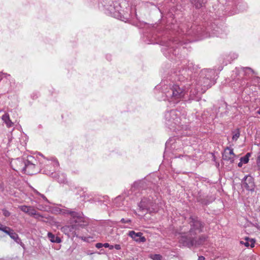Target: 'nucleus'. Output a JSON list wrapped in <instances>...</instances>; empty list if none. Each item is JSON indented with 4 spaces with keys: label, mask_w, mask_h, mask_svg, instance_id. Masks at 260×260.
Wrapping results in <instances>:
<instances>
[{
    "label": "nucleus",
    "mask_w": 260,
    "mask_h": 260,
    "mask_svg": "<svg viewBox=\"0 0 260 260\" xmlns=\"http://www.w3.org/2000/svg\"><path fill=\"white\" fill-rule=\"evenodd\" d=\"M27 214L30 216H34L35 218L36 219H39L40 217H43L39 213L37 212L36 210L32 206H29Z\"/></svg>",
    "instance_id": "obj_18"
},
{
    "label": "nucleus",
    "mask_w": 260,
    "mask_h": 260,
    "mask_svg": "<svg viewBox=\"0 0 260 260\" xmlns=\"http://www.w3.org/2000/svg\"><path fill=\"white\" fill-rule=\"evenodd\" d=\"M139 207L141 210L149 213L157 211V205L153 197L143 198L139 204Z\"/></svg>",
    "instance_id": "obj_9"
},
{
    "label": "nucleus",
    "mask_w": 260,
    "mask_h": 260,
    "mask_svg": "<svg viewBox=\"0 0 260 260\" xmlns=\"http://www.w3.org/2000/svg\"><path fill=\"white\" fill-rule=\"evenodd\" d=\"M3 75H5V77L7 78H8V77H11L10 75H9V74H3V73H0V81L2 79V76Z\"/></svg>",
    "instance_id": "obj_33"
},
{
    "label": "nucleus",
    "mask_w": 260,
    "mask_h": 260,
    "mask_svg": "<svg viewBox=\"0 0 260 260\" xmlns=\"http://www.w3.org/2000/svg\"><path fill=\"white\" fill-rule=\"evenodd\" d=\"M132 220L130 219H125V218H122L120 220V222H121L123 223H130L131 222Z\"/></svg>",
    "instance_id": "obj_31"
},
{
    "label": "nucleus",
    "mask_w": 260,
    "mask_h": 260,
    "mask_svg": "<svg viewBox=\"0 0 260 260\" xmlns=\"http://www.w3.org/2000/svg\"><path fill=\"white\" fill-rule=\"evenodd\" d=\"M108 10L109 11L110 14L113 17H115L121 21L126 22L130 19V15L129 13V9H126L127 12L121 10V6L118 3H113V5H110Z\"/></svg>",
    "instance_id": "obj_6"
},
{
    "label": "nucleus",
    "mask_w": 260,
    "mask_h": 260,
    "mask_svg": "<svg viewBox=\"0 0 260 260\" xmlns=\"http://www.w3.org/2000/svg\"><path fill=\"white\" fill-rule=\"evenodd\" d=\"M253 82L254 83H257L258 85L260 86V78L258 77H255L254 78Z\"/></svg>",
    "instance_id": "obj_29"
},
{
    "label": "nucleus",
    "mask_w": 260,
    "mask_h": 260,
    "mask_svg": "<svg viewBox=\"0 0 260 260\" xmlns=\"http://www.w3.org/2000/svg\"><path fill=\"white\" fill-rule=\"evenodd\" d=\"M240 160L243 164H247L249 161V158H248L247 156H243L240 158Z\"/></svg>",
    "instance_id": "obj_27"
},
{
    "label": "nucleus",
    "mask_w": 260,
    "mask_h": 260,
    "mask_svg": "<svg viewBox=\"0 0 260 260\" xmlns=\"http://www.w3.org/2000/svg\"><path fill=\"white\" fill-rule=\"evenodd\" d=\"M250 156V153H247L244 156H247L248 158H249Z\"/></svg>",
    "instance_id": "obj_42"
},
{
    "label": "nucleus",
    "mask_w": 260,
    "mask_h": 260,
    "mask_svg": "<svg viewBox=\"0 0 260 260\" xmlns=\"http://www.w3.org/2000/svg\"><path fill=\"white\" fill-rule=\"evenodd\" d=\"M233 57H234V59H236L238 57V55L236 54H234Z\"/></svg>",
    "instance_id": "obj_43"
},
{
    "label": "nucleus",
    "mask_w": 260,
    "mask_h": 260,
    "mask_svg": "<svg viewBox=\"0 0 260 260\" xmlns=\"http://www.w3.org/2000/svg\"><path fill=\"white\" fill-rule=\"evenodd\" d=\"M128 236L137 243H144L146 241V238L143 236L141 232L136 233L134 231H131L128 232Z\"/></svg>",
    "instance_id": "obj_15"
},
{
    "label": "nucleus",
    "mask_w": 260,
    "mask_h": 260,
    "mask_svg": "<svg viewBox=\"0 0 260 260\" xmlns=\"http://www.w3.org/2000/svg\"><path fill=\"white\" fill-rule=\"evenodd\" d=\"M2 211H3V215L5 217H9L10 215V212L9 211H8L7 210H6L5 209H3L2 210Z\"/></svg>",
    "instance_id": "obj_28"
},
{
    "label": "nucleus",
    "mask_w": 260,
    "mask_h": 260,
    "mask_svg": "<svg viewBox=\"0 0 260 260\" xmlns=\"http://www.w3.org/2000/svg\"><path fill=\"white\" fill-rule=\"evenodd\" d=\"M8 229L5 230L4 233L8 235L11 239H13L16 243L21 242V239L19 238L17 234L14 232V230L8 226Z\"/></svg>",
    "instance_id": "obj_17"
},
{
    "label": "nucleus",
    "mask_w": 260,
    "mask_h": 260,
    "mask_svg": "<svg viewBox=\"0 0 260 260\" xmlns=\"http://www.w3.org/2000/svg\"><path fill=\"white\" fill-rule=\"evenodd\" d=\"M257 163L258 164H260V152L258 154V156L257 158Z\"/></svg>",
    "instance_id": "obj_38"
},
{
    "label": "nucleus",
    "mask_w": 260,
    "mask_h": 260,
    "mask_svg": "<svg viewBox=\"0 0 260 260\" xmlns=\"http://www.w3.org/2000/svg\"><path fill=\"white\" fill-rule=\"evenodd\" d=\"M6 229H8V226H5L3 224H2L1 222H0V231H3V232H4V231H5V230Z\"/></svg>",
    "instance_id": "obj_32"
},
{
    "label": "nucleus",
    "mask_w": 260,
    "mask_h": 260,
    "mask_svg": "<svg viewBox=\"0 0 260 260\" xmlns=\"http://www.w3.org/2000/svg\"><path fill=\"white\" fill-rule=\"evenodd\" d=\"M45 169L48 170L49 169V172L46 174H50L51 171H55L59 167L58 161L55 158H53L51 159H47L45 162Z\"/></svg>",
    "instance_id": "obj_16"
},
{
    "label": "nucleus",
    "mask_w": 260,
    "mask_h": 260,
    "mask_svg": "<svg viewBox=\"0 0 260 260\" xmlns=\"http://www.w3.org/2000/svg\"><path fill=\"white\" fill-rule=\"evenodd\" d=\"M240 135V131L239 129H237L235 132V134L233 135L232 139L234 141H237L238 139L239 138Z\"/></svg>",
    "instance_id": "obj_26"
},
{
    "label": "nucleus",
    "mask_w": 260,
    "mask_h": 260,
    "mask_svg": "<svg viewBox=\"0 0 260 260\" xmlns=\"http://www.w3.org/2000/svg\"><path fill=\"white\" fill-rule=\"evenodd\" d=\"M243 164V163L242 161H240V162H239L238 163V166L239 167H241L242 166Z\"/></svg>",
    "instance_id": "obj_40"
},
{
    "label": "nucleus",
    "mask_w": 260,
    "mask_h": 260,
    "mask_svg": "<svg viewBox=\"0 0 260 260\" xmlns=\"http://www.w3.org/2000/svg\"><path fill=\"white\" fill-rule=\"evenodd\" d=\"M189 224L190 229L186 234H181V235L185 234L186 236H196L197 234L203 232L204 227V223L200 221L196 216H191L189 218Z\"/></svg>",
    "instance_id": "obj_8"
},
{
    "label": "nucleus",
    "mask_w": 260,
    "mask_h": 260,
    "mask_svg": "<svg viewBox=\"0 0 260 260\" xmlns=\"http://www.w3.org/2000/svg\"><path fill=\"white\" fill-rule=\"evenodd\" d=\"M114 246V248H115L116 250H120L121 249V246L119 244H115Z\"/></svg>",
    "instance_id": "obj_36"
},
{
    "label": "nucleus",
    "mask_w": 260,
    "mask_h": 260,
    "mask_svg": "<svg viewBox=\"0 0 260 260\" xmlns=\"http://www.w3.org/2000/svg\"><path fill=\"white\" fill-rule=\"evenodd\" d=\"M240 243L244 244L246 247H250L251 248L254 246L255 240L253 239H250L248 237H246L244 241H241Z\"/></svg>",
    "instance_id": "obj_19"
},
{
    "label": "nucleus",
    "mask_w": 260,
    "mask_h": 260,
    "mask_svg": "<svg viewBox=\"0 0 260 260\" xmlns=\"http://www.w3.org/2000/svg\"><path fill=\"white\" fill-rule=\"evenodd\" d=\"M215 71L210 69H203L200 73V77L196 83L191 84L190 95L196 97L199 93H203L215 83L214 80Z\"/></svg>",
    "instance_id": "obj_2"
},
{
    "label": "nucleus",
    "mask_w": 260,
    "mask_h": 260,
    "mask_svg": "<svg viewBox=\"0 0 260 260\" xmlns=\"http://www.w3.org/2000/svg\"><path fill=\"white\" fill-rule=\"evenodd\" d=\"M241 69H242L243 71L245 73L247 74L248 72H250L252 73L253 74H255L254 71L250 68L249 67H242Z\"/></svg>",
    "instance_id": "obj_24"
},
{
    "label": "nucleus",
    "mask_w": 260,
    "mask_h": 260,
    "mask_svg": "<svg viewBox=\"0 0 260 260\" xmlns=\"http://www.w3.org/2000/svg\"><path fill=\"white\" fill-rule=\"evenodd\" d=\"M235 154L234 153L233 149L227 147L222 153V158L223 160L230 161V163H233Z\"/></svg>",
    "instance_id": "obj_14"
},
{
    "label": "nucleus",
    "mask_w": 260,
    "mask_h": 260,
    "mask_svg": "<svg viewBox=\"0 0 260 260\" xmlns=\"http://www.w3.org/2000/svg\"><path fill=\"white\" fill-rule=\"evenodd\" d=\"M180 112L175 110H172L165 113V118L166 125L170 129L175 130L176 126L181 123Z\"/></svg>",
    "instance_id": "obj_4"
},
{
    "label": "nucleus",
    "mask_w": 260,
    "mask_h": 260,
    "mask_svg": "<svg viewBox=\"0 0 260 260\" xmlns=\"http://www.w3.org/2000/svg\"><path fill=\"white\" fill-rule=\"evenodd\" d=\"M182 44V42H178L177 40H169L166 41H162V45L168 47V49L169 50V52L172 53L174 55L176 56L178 54L177 53L176 49H174L175 45L176 44Z\"/></svg>",
    "instance_id": "obj_12"
},
{
    "label": "nucleus",
    "mask_w": 260,
    "mask_h": 260,
    "mask_svg": "<svg viewBox=\"0 0 260 260\" xmlns=\"http://www.w3.org/2000/svg\"><path fill=\"white\" fill-rule=\"evenodd\" d=\"M198 260H205V257L203 256H200Z\"/></svg>",
    "instance_id": "obj_39"
},
{
    "label": "nucleus",
    "mask_w": 260,
    "mask_h": 260,
    "mask_svg": "<svg viewBox=\"0 0 260 260\" xmlns=\"http://www.w3.org/2000/svg\"><path fill=\"white\" fill-rule=\"evenodd\" d=\"M192 72L191 70L188 69H183L182 70H179L175 72L176 76H178V80L183 81L185 80H188L189 76H190Z\"/></svg>",
    "instance_id": "obj_13"
},
{
    "label": "nucleus",
    "mask_w": 260,
    "mask_h": 260,
    "mask_svg": "<svg viewBox=\"0 0 260 260\" xmlns=\"http://www.w3.org/2000/svg\"><path fill=\"white\" fill-rule=\"evenodd\" d=\"M78 238H79L81 239L83 241H85L86 240H85L86 238L84 237H79L78 236Z\"/></svg>",
    "instance_id": "obj_41"
},
{
    "label": "nucleus",
    "mask_w": 260,
    "mask_h": 260,
    "mask_svg": "<svg viewBox=\"0 0 260 260\" xmlns=\"http://www.w3.org/2000/svg\"><path fill=\"white\" fill-rule=\"evenodd\" d=\"M242 186L248 191L254 190V178L250 175H246L242 180Z\"/></svg>",
    "instance_id": "obj_10"
},
{
    "label": "nucleus",
    "mask_w": 260,
    "mask_h": 260,
    "mask_svg": "<svg viewBox=\"0 0 260 260\" xmlns=\"http://www.w3.org/2000/svg\"><path fill=\"white\" fill-rule=\"evenodd\" d=\"M47 236L49 240L52 243H60L61 242V240L59 237L55 236L52 233L49 232Z\"/></svg>",
    "instance_id": "obj_22"
},
{
    "label": "nucleus",
    "mask_w": 260,
    "mask_h": 260,
    "mask_svg": "<svg viewBox=\"0 0 260 260\" xmlns=\"http://www.w3.org/2000/svg\"><path fill=\"white\" fill-rule=\"evenodd\" d=\"M17 162L23 165L22 171L27 174L33 175L36 174L38 170L36 169L37 160L32 156H28L27 159L22 160V159H17Z\"/></svg>",
    "instance_id": "obj_7"
},
{
    "label": "nucleus",
    "mask_w": 260,
    "mask_h": 260,
    "mask_svg": "<svg viewBox=\"0 0 260 260\" xmlns=\"http://www.w3.org/2000/svg\"><path fill=\"white\" fill-rule=\"evenodd\" d=\"M63 177V178L62 179H59V178L58 179V181L59 182H61V183H64L65 182V181L66 180V178L63 176V175H61Z\"/></svg>",
    "instance_id": "obj_35"
},
{
    "label": "nucleus",
    "mask_w": 260,
    "mask_h": 260,
    "mask_svg": "<svg viewBox=\"0 0 260 260\" xmlns=\"http://www.w3.org/2000/svg\"><path fill=\"white\" fill-rule=\"evenodd\" d=\"M191 89V85H186L181 86L177 84L165 85L162 90L166 98L162 100H167L173 104L178 103L182 99L193 100L195 97H191L190 95V90Z\"/></svg>",
    "instance_id": "obj_1"
},
{
    "label": "nucleus",
    "mask_w": 260,
    "mask_h": 260,
    "mask_svg": "<svg viewBox=\"0 0 260 260\" xmlns=\"http://www.w3.org/2000/svg\"><path fill=\"white\" fill-rule=\"evenodd\" d=\"M95 247L99 249V248H102V247H104V245H103V244L101 243H97L96 244H95Z\"/></svg>",
    "instance_id": "obj_34"
},
{
    "label": "nucleus",
    "mask_w": 260,
    "mask_h": 260,
    "mask_svg": "<svg viewBox=\"0 0 260 260\" xmlns=\"http://www.w3.org/2000/svg\"><path fill=\"white\" fill-rule=\"evenodd\" d=\"M63 213L70 214L71 218L68 225H64L61 229L62 231L66 235L72 234L73 236L78 237L77 231L83 225V214L81 212H75L69 209L64 210Z\"/></svg>",
    "instance_id": "obj_3"
},
{
    "label": "nucleus",
    "mask_w": 260,
    "mask_h": 260,
    "mask_svg": "<svg viewBox=\"0 0 260 260\" xmlns=\"http://www.w3.org/2000/svg\"><path fill=\"white\" fill-rule=\"evenodd\" d=\"M207 236L205 235H201L198 239L195 236L187 237L185 234L181 235L179 242L183 246L190 248L203 244L207 239Z\"/></svg>",
    "instance_id": "obj_5"
},
{
    "label": "nucleus",
    "mask_w": 260,
    "mask_h": 260,
    "mask_svg": "<svg viewBox=\"0 0 260 260\" xmlns=\"http://www.w3.org/2000/svg\"><path fill=\"white\" fill-rule=\"evenodd\" d=\"M104 247L105 248H109L110 249H113L114 248L113 245H111L108 243L103 244Z\"/></svg>",
    "instance_id": "obj_30"
},
{
    "label": "nucleus",
    "mask_w": 260,
    "mask_h": 260,
    "mask_svg": "<svg viewBox=\"0 0 260 260\" xmlns=\"http://www.w3.org/2000/svg\"><path fill=\"white\" fill-rule=\"evenodd\" d=\"M28 207H29V206H27L26 205H22V206H19L18 208L21 211L27 214Z\"/></svg>",
    "instance_id": "obj_25"
},
{
    "label": "nucleus",
    "mask_w": 260,
    "mask_h": 260,
    "mask_svg": "<svg viewBox=\"0 0 260 260\" xmlns=\"http://www.w3.org/2000/svg\"><path fill=\"white\" fill-rule=\"evenodd\" d=\"M206 30L207 31V33H209V35H205V37L211 36L221 37L222 31L221 28L215 24H212L211 26H208L206 28Z\"/></svg>",
    "instance_id": "obj_11"
},
{
    "label": "nucleus",
    "mask_w": 260,
    "mask_h": 260,
    "mask_svg": "<svg viewBox=\"0 0 260 260\" xmlns=\"http://www.w3.org/2000/svg\"><path fill=\"white\" fill-rule=\"evenodd\" d=\"M257 113L260 114V109L257 111Z\"/></svg>",
    "instance_id": "obj_45"
},
{
    "label": "nucleus",
    "mask_w": 260,
    "mask_h": 260,
    "mask_svg": "<svg viewBox=\"0 0 260 260\" xmlns=\"http://www.w3.org/2000/svg\"><path fill=\"white\" fill-rule=\"evenodd\" d=\"M201 27L198 28V32H199L200 31Z\"/></svg>",
    "instance_id": "obj_44"
},
{
    "label": "nucleus",
    "mask_w": 260,
    "mask_h": 260,
    "mask_svg": "<svg viewBox=\"0 0 260 260\" xmlns=\"http://www.w3.org/2000/svg\"><path fill=\"white\" fill-rule=\"evenodd\" d=\"M191 3L197 9H200L203 7L206 3V0H190Z\"/></svg>",
    "instance_id": "obj_21"
},
{
    "label": "nucleus",
    "mask_w": 260,
    "mask_h": 260,
    "mask_svg": "<svg viewBox=\"0 0 260 260\" xmlns=\"http://www.w3.org/2000/svg\"><path fill=\"white\" fill-rule=\"evenodd\" d=\"M150 257L153 260H161L162 258V256L159 254H152Z\"/></svg>",
    "instance_id": "obj_23"
},
{
    "label": "nucleus",
    "mask_w": 260,
    "mask_h": 260,
    "mask_svg": "<svg viewBox=\"0 0 260 260\" xmlns=\"http://www.w3.org/2000/svg\"><path fill=\"white\" fill-rule=\"evenodd\" d=\"M36 193L40 195L43 199L45 200H47V199L45 197V196L44 195V194H41L40 193H39L38 191H36Z\"/></svg>",
    "instance_id": "obj_37"
},
{
    "label": "nucleus",
    "mask_w": 260,
    "mask_h": 260,
    "mask_svg": "<svg viewBox=\"0 0 260 260\" xmlns=\"http://www.w3.org/2000/svg\"><path fill=\"white\" fill-rule=\"evenodd\" d=\"M2 119L8 127H11L14 125V123L10 120L9 115L8 113L3 115Z\"/></svg>",
    "instance_id": "obj_20"
}]
</instances>
